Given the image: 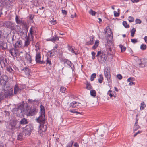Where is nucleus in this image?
<instances>
[{
  "label": "nucleus",
  "instance_id": "nucleus-15",
  "mask_svg": "<svg viewBox=\"0 0 147 147\" xmlns=\"http://www.w3.org/2000/svg\"><path fill=\"white\" fill-rule=\"evenodd\" d=\"M80 106V107L82 106V105H81V104L80 103H78L76 101H74L71 102L70 104V107H72V108H74L76 106Z\"/></svg>",
  "mask_w": 147,
  "mask_h": 147
},
{
  "label": "nucleus",
  "instance_id": "nucleus-38",
  "mask_svg": "<svg viewBox=\"0 0 147 147\" xmlns=\"http://www.w3.org/2000/svg\"><path fill=\"white\" fill-rule=\"evenodd\" d=\"M88 12L92 16H94L95 15L96 13H97L95 11H93L92 9H91Z\"/></svg>",
  "mask_w": 147,
  "mask_h": 147
},
{
  "label": "nucleus",
  "instance_id": "nucleus-50",
  "mask_svg": "<svg viewBox=\"0 0 147 147\" xmlns=\"http://www.w3.org/2000/svg\"><path fill=\"white\" fill-rule=\"evenodd\" d=\"M91 54L92 55V59L93 60H94L95 58L96 53L94 52L93 51L92 52Z\"/></svg>",
  "mask_w": 147,
  "mask_h": 147
},
{
  "label": "nucleus",
  "instance_id": "nucleus-18",
  "mask_svg": "<svg viewBox=\"0 0 147 147\" xmlns=\"http://www.w3.org/2000/svg\"><path fill=\"white\" fill-rule=\"evenodd\" d=\"M25 59L27 60V62L31 63L32 61L31 56L28 53H26L25 55Z\"/></svg>",
  "mask_w": 147,
  "mask_h": 147
},
{
  "label": "nucleus",
  "instance_id": "nucleus-34",
  "mask_svg": "<svg viewBox=\"0 0 147 147\" xmlns=\"http://www.w3.org/2000/svg\"><path fill=\"white\" fill-rule=\"evenodd\" d=\"M119 47L121 49V52H124L125 51L126 49V47L125 46L122 45H119Z\"/></svg>",
  "mask_w": 147,
  "mask_h": 147
},
{
  "label": "nucleus",
  "instance_id": "nucleus-13",
  "mask_svg": "<svg viewBox=\"0 0 147 147\" xmlns=\"http://www.w3.org/2000/svg\"><path fill=\"white\" fill-rule=\"evenodd\" d=\"M26 135L23 131L21 133H20L17 135V140H18L22 141L25 138Z\"/></svg>",
  "mask_w": 147,
  "mask_h": 147
},
{
  "label": "nucleus",
  "instance_id": "nucleus-21",
  "mask_svg": "<svg viewBox=\"0 0 147 147\" xmlns=\"http://www.w3.org/2000/svg\"><path fill=\"white\" fill-rule=\"evenodd\" d=\"M18 28V30L17 32L19 33L20 36H23L24 34V31H25V30H23L20 27H19L18 26H16Z\"/></svg>",
  "mask_w": 147,
  "mask_h": 147
},
{
  "label": "nucleus",
  "instance_id": "nucleus-62",
  "mask_svg": "<svg viewBox=\"0 0 147 147\" xmlns=\"http://www.w3.org/2000/svg\"><path fill=\"white\" fill-rule=\"evenodd\" d=\"M74 146L75 147H79V146L78 144L76 142L74 144Z\"/></svg>",
  "mask_w": 147,
  "mask_h": 147
},
{
  "label": "nucleus",
  "instance_id": "nucleus-8",
  "mask_svg": "<svg viewBox=\"0 0 147 147\" xmlns=\"http://www.w3.org/2000/svg\"><path fill=\"white\" fill-rule=\"evenodd\" d=\"M9 52L13 57H16L19 55V50L17 48L13 47L9 50Z\"/></svg>",
  "mask_w": 147,
  "mask_h": 147
},
{
  "label": "nucleus",
  "instance_id": "nucleus-1",
  "mask_svg": "<svg viewBox=\"0 0 147 147\" xmlns=\"http://www.w3.org/2000/svg\"><path fill=\"white\" fill-rule=\"evenodd\" d=\"M41 114L38 118L36 119L37 121L41 124L40 125L39 127L42 132H45L47 129V126L44 125L45 123V111L44 107L41 106Z\"/></svg>",
  "mask_w": 147,
  "mask_h": 147
},
{
  "label": "nucleus",
  "instance_id": "nucleus-64",
  "mask_svg": "<svg viewBox=\"0 0 147 147\" xmlns=\"http://www.w3.org/2000/svg\"><path fill=\"white\" fill-rule=\"evenodd\" d=\"M144 40L145 41V42L147 43V36H146L144 38Z\"/></svg>",
  "mask_w": 147,
  "mask_h": 147
},
{
  "label": "nucleus",
  "instance_id": "nucleus-25",
  "mask_svg": "<svg viewBox=\"0 0 147 147\" xmlns=\"http://www.w3.org/2000/svg\"><path fill=\"white\" fill-rule=\"evenodd\" d=\"M30 107L28 106V105L26 106L25 108L23 110V111L24 112V113L26 114L27 115H28V114L29 113L30 111Z\"/></svg>",
  "mask_w": 147,
  "mask_h": 147
},
{
  "label": "nucleus",
  "instance_id": "nucleus-43",
  "mask_svg": "<svg viewBox=\"0 0 147 147\" xmlns=\"http://www.w3.org/2000/svg\"><path fill=\"white\" fill-rule=\"evenodd\" d=\"M66 88L63 86H61L60 88V91L62 93H64L65 92Z\"/></svg>",
  "mask_w": 147,
  "mask_h": 147
},
{
  "label": "nucleus",
  "instance_id": "nucleus-30",
  "mask_svg": "<svg viewBox=\"0 0 147 147\" xmlns=\"http://www.w3.org/2000/svg\"><path fill=\"white\" fill-rule=\"evenodd\" d=\"M99 40H97L95 41V44L92 47V48L93 49H96L98 46L99 44Z\"/></svg>",
  "mask_w": 147,
  "mask_h": 147
},
{
  "label": "nucleus",
  "instance_id": "nucleus-41",
  "mask_svg": "<svg viewBox=\"0 0 147 147\" xmlns=\"http://www.w3.org/2000/svg\"><path fill=\"white\" fill-rule=\"evenodd\" d=\"M24 107V102L23 101L22 103L20 104L18 106V108L20 110H21L23 109Z\"/></svg>",
  "mask_w": 147,
  "mask_h": 147
},
{
  "label": "nucleus",
  "instance_id": "nucleus-35",
  "mask_svg": "<svg viewBox=\"0 0 147 147\" xmlns=\"http://www.w3.org/2000/svg\"><path fill=\"white\" fill-rule=\"evenodd\" d=\"M140 128V126L139 125H138V124H135L134 127V131L137 130L139 129Z\"/></svg>",
  "mask_w": 147,
  "mask_h": 147
},
{
  "label": "nucleus",
  "instance_id": "nucleus-45",
  "mask_svg": "<svg viewBox=\"0 0 147 147\" xmlns=\"http://www.w3.org/2000/svg\"><path fill=\"white\" fill-rule=\"evenodd\" d=\"M69 111L71 113H76V114H81L82 112L80 113V112H78L76 111L75 110H70Z\"/></svg>",
  "mask_w": 147,
  "mask_h": 147
},
{
  "label": "nucleus",
  "instance_id": "nucleus-5",
  "mask_svg": "<svg viewBox=\"0 0 147 147\" xmlns=\"http://www.w3.org/2000/svg\"><path fill=\"white\" fill-rule=\"evenodd\" d=\"M105 76L107 78V79L108 83H112V80L111 76L110 74V71H108L107 69H105L104 70Z\"/></svg>",
  "mask_w": 147,
  "mask_h": 147
},
{
  "label": "nucleus",
  "instance_id": "nucleus-39",
  "mask_svg": "<svg viewBox=\"0 0 147 147\" xmlns=\"http://www.w3.org/2000/svg\"><path fill=\"white\" fill-rule=\"evenodd\" d=\"M123 24L126 28H128L129 27V25L127 24V22L125 21H123Z\"/></svg>",
  "mask_w": 147,
  "mask_h": 147
},
{
  "label": "nucleus",
  "instance_id": "nucleus-49",
  "mask_svg": "<svg viewBox=\"0 0 147 147\" xmlns=\"http://www.w3.org/2000/svg\"><path fill=\"white\" fill-rule=\"evenodd\" d=\"M46 64L47 65L49 64L50 65H52L51 61L48 58H47L46 60Z\"/></svg>",
  "mask_w": 147,
  "mask_h": 147
},
{
  "label": "nucleus",
  "instance_id": "nucleus-46",
  "mask_svg": "<svg viewBox=\"0 0 147 147\" xmlns=\"http://www.w3.org/2000/svg\"><path fill=\"white\" fill-rule=\"evenodd\" d=\"M140 48L142 50H145L146 48V45L142 44L140 46Z\"/></svg>",
  "mask_w": 147,
  "mask_h": 147
},
{
  "label": "nucleus",
  "instance_id": "nucleus-54",
  "mask_svg": "<svg viewBox=\"0 0 147 147\" xmlns=\"http://www.w3.org/2000/svg\"><path fill=\"white\" fill-rule=\"evenodd\" d=\"M134 78H133L130 77L127 79L128 82H131L134 81Z\"/></svg>",
  "mask_w": 147,
  "mask_h": 147
},
{
  "label": "nucleus",
  "instance_id": "nucleus-6",
  "mask_svg": "<svg viewBox=\"0 0 147 147\" xmlns=\"http://www.w3.org/2000/svg\"><path fill=\"white\" fill-rule=\"evenodd\" d=\"M33 129V127L31 125H26L25 129L24 130V132L26 135H29L31 134V131Z\"/></svg>",
  "mask_w": 147,
  "mask_h": 147
},
{
  "label": "nucleus",
  "instance_id": "nucleus-53",
  "mask_svg": "<svg viewBox=\"0 0 147 147\" xmlns=\"http://www.w3.org/2000/svg\"><path fill=\"white\" fill-rule=\"evenodd\" d=\"M136 24H140L141 23V20L139 19H136L135 20Z\"/></svg>",
  "mask_w": 147,
  "mask_h": 147
},
{
  "label": "nucleus",
  "instance_id": "nucleus-36",
  "mask_svg": "<svg viewBox=\"0 0 147 147\" xmlns=\"http://www.w3.org/2000/svg\"><path fill=\"white\" fill-rule=\"evenodd\" d=\"M103 78L102 75V74L100 75L99 78L98 79V82L100 83H102L103 82Z\"/></svg>",
  "mask_w": 147,
  "mask_h": 147
},
{
  "label": "nucleus",
  "instance_id": "nucleus-47",
  "mask_svg": "<svg viewBox=\"0 0 147 147\" xmlns=\"http://www.w3.org/2000/svg\"><path fill=\"white\" fill-rule=\"evenodd\" d=\"M19 109L18 107L15 108L13 109V112L15 114H17L18 112Z\"/></svg>",
  "mask_w": 147,
  "mask_h": 147
},
{
  "label": "nucleus",
  "instance_id": "nucleus-58",
  "mask_svg": "<svg viewBox=\"0 0 147 147\" xmlns=\"http://www.w3.org/2000/svg\"><path fill=\"white\" fill-rule=\"evenodd\" d=\"M114 16L116 17H118L119 15V14L118 13H117L115 11H114Z\"/></svg>",
  "mask_w": 147,
  "mask_h": 147
},
{
  "label": "nucleus",
  "instance_id": "nucleus-44",
  "mask_svg": "<svg viewBox=\"0 0 147 147\" xmlns=\"http://www.w3.org/2000/svg\"><path fill=\"white\" fill-rule=\"evenodd\" d=\"M6 70L7 71L9 72H11L12 71H13L11 67H10L9 66H7Z\"/></svg>",
  "mask_w": 147,
  "mask_h": 147
},
{
  "label": "nucleus",
  "instance_id": "nucleus-40",
  "mask_svg": "<svg viewBox=\"0 0 147 147\" xmlns=\"http://www.w3.org/2000/svg\"><path fill=\"white\" fill-rule=\"evenodd\" d=\"M74 142V140H71L68 143L66 147H72V145Z\"/></svg>",
  "mask_w": 147,
  "mask_h": 147
},
{
  "label": "nucleus",
  "instance_id": "nucleus-22",
  "mask_svg": "<svg viewBox=\"0 0 147 147\" xmlns=\"http://www.w3.org/2000/svg\"><path fill=\"white\" fill-rule=\"evenodd\" d=\"M22 41L21 40H19L17 41L15 45V48H21L22 47Z\"/></svg>",
  "mask_w": 147,
  "mask_h": 147
},
{
  "label": "nucleus",
  "instance_id": "nucleus-16",
  "mask_svg": "<svg viewBox=\"0 0 147 147\" xmlns=\"http://www.w3.org/2000/svg\"><path fill=\"white\" fill-rule=\"evenodd\" d=\"M90 40L89 41L86 42V44L87 45H90L93 44L94 40V36H91L90 37Z\"/></svg>",
  "mask_w": 147,
  "mask_h": 147
},
{
  "label": "nucleus",
  "instance_id": "nucleus-28",
  "mask_svg": "<svg viewBox=\"0 0 147 147\" xmlns=\"http://www.w3.org/2000/svg\"><path fill=\"white\" fill-rule=\"evenodd\" d=\"M65 63L67 64L68 65L70 66L71 68L73 69L74 68V64L71 63V62L69 60H66L65 62Z\"/></svg>",
  "mask_w": 147,
  "mask_h": 147
},
{
  "label": "nucleus",
  "instance_id": "nucleus-63",
  "mask_svg": "<svg viewBox=\"0 0 147 147\" xmlns=\"http://www.w3.org/2000/svg\"><path fill=\"white\" fill-rule=\"evenodd\" d=\"M0 147H7L6 145L5 146L4 145L3 143H0Z\"/></svg>",
  "mask_w": 147,
  "mask_h": 147
},
{
  "label": "nucleus",
  "instance_id": "nucleus-59",
  "mask_svg": "<svg viewBox=\"0 0 147 147\" xmlns=\"http://www.w3.org/2000/svg\"><path fill=\"white\" fill-rule=\"evenodd\" d=\"M142 132V131H138L137 132L135 133L134 135V137H135L138 134H140Z\"/></svg>",
  "mask_w": 147,
  "mask_h": 147
},
{
  "label": "nucleus",
  "instance_id": "nucleus-20",
  "mask_svg": "<svg viewBox=\"0 0 147 147\" xmlns=\"http://www.w3.org/2000/svg\"><path fill=\"white\" fill-rule=\"evenodd\" d=\"M22 71H24L26 76H28L30 75V70L28 68L25 67L23 69L21 70V72H22Z\"/></svg>",
  "mask_w": 147,
  "mask_h": 147
},
{
  "label": "nucleus",
  "instance_id": "nucleus-9",
  "mask_svg": "<svg viewBox=\"0 0 147 147\" xmlns=\"http://www.w3.org/2000/svg\"><path fill=\"white\" fill-rule=\"evenodd\" d=\"M13 88H11L4 93V96L5 98H10L13 95Z\"/></svg>",
  "mask_w": 147,
  "mask_h": 147
},
{
  "label": "nucleus",
  "instance_id": "nucleus-17",
  "mask_svg": "<svg viewBox=\"0 0 147 147\" xmlns=\"http://www.w3.org/2000/svg\"><path fill=\"white\" fill-rule=\"evenodd\" d=\"M0 63L2 68H3L7 65V63L6 59H2L0 61Z\"/></svg>",
  "mask_w": 147,
  "mask_h": 147
},
{
  "label": "nucleus",
  "instance_id": "nucleus-24",
  "mask_svg": "<svg viewBox=\"0 0 147 147\" xmlns=\"http://www.w3.org/2000/svg\"><path fill=\"white\" fill-rule=\"evenodd\" d=\"M20 91H21V89L19 87L18 85L16 84L14 87V94H16Z\"/></svg>",
  "mask_w": 147,
  "mask_h": 147
},
{
  "label": "nucleus",
  "instance_id": "nucleus-33",
  "mask_svg": "<svg viewBox=\"0 0 147 147\" xmlns=\"http://www.w3.org/2000/svg\"><path fill=\"white\" fill-rule=\"evenodd\" d=\"M90 94L91 96L95 97L96 95V92L95 90H92L90 91Z\"/></svg>",
  "mask_w": 147,
  "mask_h": 147
},
{
  "label": "nucleus",
  "instance_id": "nucleus-14",
  "mask_svg": "<svg viewBox=\"0 0 147 147\" xmlns=\"http://www.w3.org/2000/svg\"><path fill=\"white\" fill-rule=\"evenodd\" d=\"M7 48V43L0 41V50H4Z\"/></svg>",
  "mask_w": 147,
  "mask_h": 147
},
{
  "label": "nucleus",
  "instance_id": "nucleus-60",
  "mask_svg": "<svg viewBox=\"0 0 147 147\" xmlns=\"http://www.w3.org/2000/svg\"><path fill=\"white\" fill-rule=\"evenodd\" d=\"M62 12L63 14L66 15L67 14V11H66L65 10H62Z\"/></svg>",
  "mask_w": 147,
  "mask_h": 147
},
{
  "label": "nucleus",
  "instance_id": "nucleus-27",
  "mask_svg": "<svg viewBox=\"0 0 147 147\" xmlns=\"http://www.w3.org/2000/svg\"><path fill=\"white\" fill-rule=\"evenodd\" d=\"M34 27H32L29 30V33L28 34V36L30 38V35H34L35 31L34 30Z\"/></svg>",
  "mask_w": 147,
  "mask_h": 147
},
{
  "label": "nucleus",
  "instance_id": "nucleus-12",
  "mask_svg": "<svg viewBox=\"0 0 147 147\" xmlns=\"http://www.w3.org/2000/svg\"><path fill=\"white\" fill-rule=\"evenodd\" d=\"M5 25L8 28H11L12 30H15V28L14 27L15 26L14 23H12L11 22H8L6 23Z\"/></svg>",
  "mask_w": 147,
  "mask_h": 147
},
{
  "label": "nucleus",
  "instance_id": "nucleus-61",
  "mask_svg": "<svg viewBox=\"0 0 147 147\" xmlns=\"http://www.w3.org/2000/svg\"><path fill=\"white\" fill-rule=\"evenodd\" d=\"M51 24L53 25L55 24L56 23V22L55 20L51 21Z\"/></svg>",
  "mask_w": 147,
  "mask_h": 147
},
{
  "label": "nucleus",
  "instance_id": "nucleus-10",
  "mask_svg": "<svg viewBox=\"0 0 147 147\" xmlns=\"http://www.w3.org/2000/svg\"><path fill=\"white\" fill-rule=\"evenodd\" d=\"M58 47V45H56L52 50L51 51H49L47 52L48 55L50 57L55 55L56 53H57Z\"/></svg>",
  "mask_w": 147,
  "mask_h": 147
},
{
  "label": "nucleus",
  "instance_id": "nucleus-51",
  "mask_svg": "<svg viewBox=\"0 0 147 147\" xmlns=\"http://www.w3.org/2000/svg\"><path fill=\"white\" fill-rule=\"evenodd\" d=\"M111 92H112L111 90H109V91H108L107 93V94L109 95L110 96L111 98L113 96V95L112 94H111Z\"/></svg>",
  "mask_w": 147,
  "mask_h": 147
},
{
  "label": "nucleus",
  "instance_id": "nucleus-55",
  "mask_svg": "<svg viewBox=\"0 0 147 147\" xmlns=\"http://www.w3.org/2000/svg\"><path fill=\"white\" fill-rule=\"evenodd\" d=\"M117 77L119 80L121 79L122 78V75L120 74H118L117 76Z\"/></svg>",
  "mask_w": 147,
  "mask_h": 147
},
{
  "label": "nucleus",
  "instance_id": "nucleus-3",
  "mask_svg": "<svg viewBox=\"0 0 147 147\" xmlns=\"http://www.w3.org/2000/svg\"><path fill=\"white\" fill-rule=\"evenodd\" d=\"M20 125L18 124V121L17 120H13L11 121L9 125V129L13 131L15 128H19Z\"/></svg>",
  "mask_w": 147,
  "mask_h": 147
},
{
  "label": "nucleus",
  "instance_id": "nucleus-19",
  "mask_svg": "<svg viewBox=\"0 0 147 147\" xmlns=\"http://www.w3.org/2000/svg\"><path fill=\"white\" fill-rule=\"evenodd\" d=\"M59 39V38L57 36L55 35L52 38L47 39V41H51L54 42L58 40Z\"/></svg>",
  "mask_w": 147,
  "mask_h": 147
},
{
  "label": "nucleus",
  "instance_id": "nucleus-57",
  "mask_svg": "<svg viewBox=\"0 0 147 147\" xmlns=\"http://www.w3.org/2000/svg\"><path fill=\"white\" fill-rule=\"evenodd\" d=\"M34 35H30V39L31 40H32V42L34 41Z\"/></svg>",
  "mask_w": 147,
  "mask_h": 147
},
{
  "label": "nucleus",
  "instance_id": "nucleus-4",
  "mask_svg": "<svg viewBox=\"0 0 147 147\" xmlns=\"http://www.w3.org/2000/svg\"><path fill=\"white\" fill-rule=\"evenodd\" d=\"M137 63V65L139 67H144L147 66V59H138Z\"/></svg>",
  "mask_w": 147,
  "mask_h": 147
},
{
  "label": "nucleus",
  "instance_id": "nucleus-42",
  "mask_svg": "<svg viewBox=\"0 0 147 147\" xmlns=\"http://www.w3.org/2000/svg\"><path fill=\"white\" fill-rule=\"evenodd\" d=\"M96 74H93L91 76L90 80L93 81L94 80V78L96 77Z\"/></svg>",
  "mask_w": 147,
  "mask_h": 147
},
{
  "label": "nucleus",
  "instance_id": "nucleus-11",
  "mask_svg": "<svg viewBox=\"0 0 147 147\" xmlns=\"http://www.w3.org/2000/svg\"><path fill=\"white\" fill-rule=\"evenodd\" d=\"M41 57L40 53L37 52L36 55L35 60L36 63H38L40 64H42L45 63V62L40 60Z\"/></svg>",
  "mask_w": 147,
  "mask_h": 147
},
{
  "label": "nucleus",
  "instance_id": "nucleus-2",
  "mask_svg": "<svg viewBox=\"0 0 147 147\" xmlns=\"http://www.w3.org/2000/svg\"><path fill=\"white\" fill-rule=\"evenodd\" d=\"M96 57H97L98 61L102 63L106 61L107 58L106 55L101 51H98Z\"/></svg>",
  "mask_w": 147,
  "mask_h": 147
},
{
  "label": "nucleus",
  "instance_id": "nucleus-7",
  "mask_svg": "<svg viewBox=\"0 0 147 147\" xmlns=\"http://www.w3.org/2000/svg\"><path fill=\"white\" fill-rule=\"evenodd\" d=\"M26 30L25 31V33L26 37H25L24 40L25 42L24 47H27L30 44L31 40H30V38L29 37L27 36V32L28 31V28L26 27Z\"/></svg>",
  "mask_w": 147,
  "mask_h": 147
},
{
  "label": "nucleus",
  "instance_id": "nucleus-29",
  "mask_svg": "<svg viewBox=\"0 0 147 147\" xmlns=\"http://www.w3.org/2000/svg\"><path fill=\"white\" fill-rule=\"evenodd\" d=\"M86 88L88 90H90L92 88V87L90 83L88 81L86 82Z\"/></svg>",
  "mask_w": 147,
  "mask_h": 147
},
{
  "label": "nucleus",
  "instance_id": "nucleus-31",
  "mask_svg": "<svg viewBox=\"0 0 147 147\" xmlns=\"http://www.w3.org/2000/svg\"><path fill=\"white\" fill-rule=\"evenodd\" d=\"M146 107V105L144 102H142L141 103L140 109L141 110H142Z\"/></svg>",
  "mask_w": 147,
  "mask_h": 147
},
{
  "label": "nucleus",
  "instance_id": "nucleus-32",
  "mask_svg": "<svg viewBox=\"0 0 147 147\" xmlns=\"http://www.w3.org/2000/svg\"><path fill=\"white\" fill-rule=\"evenodd\" d=\"M15 21L18 24H20L22 23V21L19 20V17L17 15L15 16Z\"/></svg>",
  "mask_w": 147,
  "mask_h": 147
},
{
  "label": "nucleus",
  "instance_id": "nucleus-48",
  "mask_svg": "<svg viewBox=\"0 0 147 147\" xmlns=\"http://www.w3.org/2000/svg\"><path fill=\"white\" fill-rule=\"evenodd\" d=\"M134 18L132 17L129 16V17L128 20L129 21V22H133L134 21Z\"/></svg>",
  "mask_w": 147,
  "mask_h": 147
},
{
  "label": "nucleus",
  "instance_id": "nucleus-56",
  "mask_svg": "<svg viewBox=\"0 0 147 147\" xmlns=\"http://www.w3.org/2000/svg\"><path fill=\"white\" fill-rule=\"evenodd\" d=\"M4 112L5 113V116H9L10 115V113L9 111H4Z\"/></svg>",
  "mask_w": 147,
  "mask_h": 147
},
{
  "label": "nucleus",
  "instance_id": "nucleus-52",
  "mask_svg": "<svg viewBox=\"0 0 147 147\" xmlns=\"http://www.w3.org/2000/svg\"><path fill=\"white\" fill-rule=\"evenodd\" d=\"M131 42L135 44L136 43L138 42L137 39H131Z\"/></svg>",
  "mask_w": 147,
  "mask_h": 147
},
{
  "label": "nucleus",
  "instance_id": "nucleus-26",
  "mask_svg": "<svg viewBox=\"0 0 147 147\" xmlns=\"http://www.w3.org/2000/svg\"><path fill=\"white\" fill-rule=\"evenodd\" d=\"M28 121L24 118L22 119L20 121V123L22 125L26 124L28 123Z\"/></svg>",
  "mask_w": 147,
  "mask_h": 147
},
{
  "label": "nucleus",
  "instance_id": "nucleus-23",
  "mask_svg": "<svg viewBox=\"0 0 147 147\" xmlns=\"http://www.w3.org/2000/svg\"><path fill=\"white\" fill-rule=\"evenodd\" d=\"M30 112L28 114V116H32L33 115L35 114L36 112V109L35 108H33L32 109H30Z\"/></svg>",
  "mask_w": 147,
  "mask_h": 147
},
{
  "label": "nucleus",
  "instance_id": "nucleus-37",
  "mask_svg": "<svg viewBox=\"0 0 147 147\" xmlns=\"http://www.w3.org/2000/svg\"><path fill=\"white\" fill-rule=\"evenodd\" d=\"M136 30L134 28H132L131 30V36L132 37L134 36V34H135Z\"/></svg>",
  "mask_w": 147,
  "mask_h": 147
}]
</instances>
